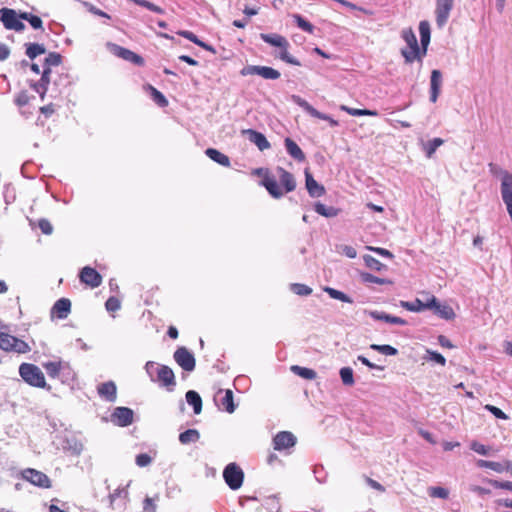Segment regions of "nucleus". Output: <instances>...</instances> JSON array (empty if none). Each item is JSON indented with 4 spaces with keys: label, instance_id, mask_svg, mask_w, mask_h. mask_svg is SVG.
I'll use <instances>...</instances> for the list:
<instances>
[{
    "label": "nucleus",
    "instance_id": "obj_36",
    "mask_svg": "<svg viewBox=\"0 0 512 512\" xmlns=\"http://www.w3.org/2000/svg\"><path fill=\"white\" fill-rule=\"evenodd\" d=\"M340 110L345 111L351 116H378V112L376 110L357 109L348 107L346 105H341Z\"/></svg>",
    "mask_w": 512,
    "mask_h": 512
},
{
    "label": "nucleus",
    "instance_id": "obj_54",
    "mask_svg": "<svg viewBox=\"0 0 512 512\" xmlns=\"http://www.w3.org/2000/svg\"><path fill=\"white\" fill-rule=\"evenodd\" d=\"M312 117L328 121L331 127H336L339 125V122L335 119H333L330 115L322 113L318 111L317 109L314 110V112L311 115Z\"/></svg>",
    "mask_w": 512,
    "mask_h": 512
},
{
    "label": "nucleus",
    "instance_id": "obj_5",
    "mask_svg": "<svg viewBox=\"0 0 512 512\" xmlns=\"http://www.w3.org/2000/svg\"><path fill=\"white\" fill-rule=\"evenodd\" d=\"M0 349L19 354L30 351V347L25 341L7 333L3 327H0Z\"/></svg>",
    "mask_w": 512,
    "mask_h": 512
},
{
    "label": "nucleus",
    "instance_id": "obj_9",
    "mask_svg": "<svg viewBox=\"0 0 512 512\" xmlns=\"http://www.w3.org/2000/svg\"><path fill=\"white\" fill-rule=\"evenodd\" d=\"M242 76L247 75H259L264 79L276 80L280 78L281 74L278 70L268 67V66H259V65H247L243 67L240 71Z\"/></svg>",
    "mask_w": 512,
    "mask_h": 512
},
{
    "label": "nucleus",
    "instance_id": "obj_23",
    "mask_svg": "<svg viewBox=\"0 0 512 512\" xmlns=\"http://www.w3.org/2000/svg\"><path fill=\"white\" fill-rule=\"evenodd\" d=\"M420 43H421V54L425 57L427 54L428 45L431 39V29L428 21L423 20L419 23Z\"/></svg>",
    "mask_w": 512,
    "mask_h": 512
},
{
    "label": "nucleus",
    "instance_id": "obj_22",
    "mask_svg": "<svg viewBox=\"0 0 512 512\" xmlns=\"http://www.w3.org/2000/svg\"><path fill=\"white\" fill-rule=\"evenodd\" d=\"M368 314L372 319L377 320V321H384L386 323L401 325V326H405L408 324V322L405 319L398 317V316L390 315L384 311L372 310V311H368Z\"/></svg>",
    "mask_w": 512,
    "mask_h": 512
},
{
    "label": "nucleus",
    "instance_id": "obj_40",
    "mask_svg": "<svg viewBox=\"0 0 512 512\" xmlns=\"http://www.w3.org/2000/svg\"><path fill=\"white\" fill-rule=\"evenodd\" d=\"M423 359L426 361H433L441 366H445L446 364V358L441 353L431 349H426Z\"/></svg>",
    "mask_w": 512,
    "mask_h": 512
},
{
    "label": "nucleus",
    "instance_id": "obj_43",
    "mask_svg": "<svg viewBox=\"0 0 512 512\" xmlns=\"http://www.w3.org/2000/svg\"><path fill=\"white\" fill-rule=\"evenodd\" d=\"M370 349L377 351L379 353H382L384 355H387V356H396L398 354V350L395 347L388 345V344H383V345L371 344Z\"/></svg>",
    "mask_w": 512,
    "mask_h": 512
},
{
    "label": "nucleus",
    "instance_id": "obj_62",
    "mask_svg": "<svg viewBox=\"0 0 512 512\" xmlns=\"http://www.w3.org/2000/svg\"><path fill=\"white\" fill-rule=\"evenodd\" d=\"M341 253L347 256L350 259H354L357 256V251L354 247L350 245H342L341 246Z\"/></svg>",
    "mask_w": 512,
    "mask_h": 512
},
{
    "label": "nucleus",
    "instance_id": "obj_47",
    "mask_svg": "<svg viewBox=\"0 0 512 512\" xmlns=\"http://www.w3.org/2000/svg\"><path fill=\"white\" fill-rule=\"evenodd\" d=\"M290 289L299 296H308L312 293V288L302 283H292Z\"/></svg>",
    "mask_w": 512,
    "mask_h": 512
},
{
    "label": "nucleus",
    "instance_id": "obj_64",
    "mask_svg": "<svg viewBox=\"0 0 512 512\" xmlns=\"http://www.w3.org/2000/svg\"><path fill=\"white\" fill-rule=\"evenodd\" d=\"M439 304L440 302L435 296H431L427 302H422L423 310L432 309L434 312L436 311V307H438Z\"/></svg>",
    "mask_w": 512,
    "mask_h": 512
},
{
    "label": "nucleus",
    "instance_id": "obj_44",
    "mask_svg": "<svg viewBox=\"0 0 512 512\" xmlns=\"http://www.w3.org/2000/svg\"><path fill=\"white\" fill-rule=\"evenodd\" d=\"M400 306L411 312L423 311L422 301L416 298L414 301H400Z\"/></svg>",
    "mask_w": 512,
    "mask_h": 512
},
{
    "label": "nucleus",
    "instance_id": "obj_52",
    "mask_svg": "<svg viewBox=\"0 0 512 512\" xmlns=\"http://www.w3.org/2000/svg\"><path fill=\"white\" fill-rule=\"evenodd\" d=\"M48 83L49 77H47L46 80H44V75L42 74L40 81L32 84L31 86L37 93L41 95V97H43L47 90Z\"/></svg>",
    "mask_w": 512,
    "mask_h": 512
},
{
    "label": "nucleus",
    "instance_id": "obj_37",
    "mask_svg": "<svg viewBox=\"0 0 512 512\" xmlns=\"http://www.w3.org/2000/svg\"><path fill=\"white\" fill-rule=\"evenodd\" d=\"M25 46H26V55L31 60L35 59L37 56L45 54V52H46L45 47L42 44L27 43Z\"/></svg>",
    "mask_w": 512,
    "mask_h": 512
},
{
    "label": "nucleus",
    "instance_id": "obj_21",
    "mask_svg": "<svg viewBox=\"0 0 512 512\" xmlns=\"http://www.w3.org/2000/svg\"><path fill=\"white\" fill-rule=\"evenodd\" d=\"M98 395L108 402H114L117 398V386L114 381L100 383L97 386Z\"/></svg>",
    "mask_w": 512,
    "mask_h": 512
},
{
    "label": "nucleus",
    "instance_id": "obj_8",
    "mask_svg": "<svg viewBox=\"0 0 512 512\" xmlns=\"http://www.w3.org/2000/svg\"><path fill=\"white\" fill-rule=\"evenodd\" d=\"M107 48L113 55L125 61L131 62L139 67L144 66L145 64L144 58L136 54L135 52L131 51L130 49H127L114 43H108Z\"/></svg>",
    "mask_w": 512,
    "mask_h": 512
},
{
    "label": "nucleus",
    "instance_id": "obj_39",
    "mask_svg": "<svg viewBox=\"0 0 512 512\" xmlns=\"http://www.w3.org/2000/svg\"><path fill=\"white\" fill-rule=\"evenodd\" d=\"M29 222H30V226L32 228L38 227L42 231V233H44L46 235H50L53 232V227H52L51 223L46 219H39V220L29 219Z\"/></svg>",
    "mask_w": 512,
    "mask_h": 512
},
{
    "label": "nucleus",
    "instance_id": "obj_48",
    "mask_svg": "<svg viewBox=\"0 0 512 512\" xmlns=\"http://www.w3.org/2000/svg\"><path fill=\"white\" fill-rule=\"evenodd\" d=\"M485 481L495 489H503L512 492V481H500L496 479H486Z\"/></svg>",
    "mask_w": 512,
    "mask_h": 512
},
{
    "label": "nucleus",
    "instance_id": "obj_1",
    "mask_svg": "<svg viewBox=\"0 0 512 512\" xmlns=\"http://www.w3.org/2000/svg\"><path fill=\"white\" fill-rule=\"evenodd\" d=\"M275 170L282 188L278 185L276 176L271 174L268 168H256L252 171V174L262 178L260 185L267 190L272 198L280 199L284 194L293 192L297 183L294 175L283 167L277 166Z\"/></svg>",
    "mask_w": 512,
    "mask_h": 512
},
{
    "label": "nucleus",
    "instance_id": "obj_60",
    "mask_svg": "<svg viewBox=\"0 0 512 512\" xmlns=\"http://www.w3.org/2000/svg\"><path fill=\"white\" fill-rule=\"evenodd\" d=\"M135 462L139 467H145L152 462V457L147 453H141L136 456Z\"/></svg>",
    "mask_w": 512,
    "mask_h": 512
},
{
    "label": "nucleus",
    "instance_id": "obj_58",
    "mask_svg": "<svg viewBox=\"0 0 512 512\" xmlns=\"http://www.w3.org/2000/svg\"><path fill=\"white\" fill-rule=\"evenodd\" d=\"M485 409L498 419H502V420L508 419V416L500 408H498L496 406L488 404L485 406Z\"/></svg>",
    "mask_w": 512,
    "mask_h": 512
},
{
    "label": "nucleus",
    "instance_id": "obj_38",
    "mask_svg": "<svg viewBox=\"0 0 512 512\" xmlns=\"http://www.w3.org/2000/svg\"><path fill=\"white\" fill-rule=\"evenodd\" d=\"M363 261L365 263V265L371 269V270H374V271H382V270H387L388 267L381 263L378 259H376L375 257L369 255V254H366L363 256Z\"/></svg>",
    "mask_w": 512,
    "mask_h": 512
},
{
    "label": "nucleus",
    "instance_id": "obj_16",
    "mask_svg": "<svg viewBox=\"0 0 512 512\" xmlns=\"http://www.w3.org/2000/svg\"><path fill=\"white\" fill-rule=\"evenodd\" d=\"M214 401L218 408L228 413H233L236 409V405L233 399V392L230 389H219L214 397Z\"/></svg>",
    "mask_w": 512,
    "mask_h": 512
},
{
    "label": "nucleus",
    "instance_id": "obj_55",
    "mask_svg": "<svg viewBox=\"0 0 512 512\" xmlns=\"http://www.w3.org/2000/svg\"><path fill=\"white\" fill-rule=\"evenodd\" d=\"M292 99L296 104L302 107L310 115H312V113L316 109L312 105H310L306 100L302 99L300 96L293 95Z\"/></svg>",
    "mask_w": 512,
    "mask_h": 512
},
{
    "label": "nucleus",
    "instance_id": "obj_56",
    "mask_svg": "<svg viewBox=\"0 0 512 512\" xmlns=\"http://www.w3.org/2000/svg\"><path fill=\"white\" fill-rule=\"evenodd\" d=\"M84 7L93 15L103 17L106 19H111V16L108 15L106 12L100 10L99 8L95 7L93 4L89 2H83Z\"/></svg>",
    "mask_w": 512,
    "mask_h": 512
},
{
    "label": "nucleus",
    "instance_id": "obj_28",
    "mask_svg": "<svg viewBox=\"0 0 512 512\" xmlns=\"http://www.w3.org/2000/svg\"><path fill=\"white\" fill-rule=\"evenodd\" d=\"M62 61V56L58 53H50L46 58L43 65L42 74L44 75V80L48 77L51 67L59 66Z\"/></svg>",
    "mask_w": 512,
    "mask_h": 512
},
{
    "label": "nucleus",
    "instance_id": "obj_17",
    "mask_svg": "<svg viewBox=\"0 0 512 512\" xmlns=\"http://www.w3.org/2000/svg\"><path fill=\"white\" fill-rule=\"evenodd\" d=\"M297 438L289 431H281L273 438V446L275 450L281 451L295 446Z\"/></svg>",
    "mask_w": 512,
    "mask_h": 512
},
{
    "label": "nucleus",
    "instance_id": "obj_31",
    "mask_svg": "<svg viewBox=\"0 0 512 512\" xmlns=\"http://www.w3.org/2000/svg\"><path fill=\"white\" fill-rule=\"evenodd\" d=\"M200 439V433L197 429H187L179 434V442L183 445L195 443Z\"/></svg>",
    "mask_w": 512,
    "mask_h": 512
},
{
    "label": "nucleus",
    "instance_id": "obj_33",
    "mask_svg": "<svg viewBox=\"0 0 512 512\" xmlns=\"http://www.w3.org/2000/svg\"><path fill=\"white\" fill-rule=\"evenodd\" d=\"M148 90L150 91L151 99L161 108H165L168 106L169 102L164 94L153 87L152 85H148Z\"/></svg>",
    "mask_w": 512,
    "mask_h": 512
},
{
    "label": "nucleus",
    "instance_id": "obj_18",
    "mask_svg": "<svg viewBox=\"0 0 512 512\" xmlns=\"http://www.w3.org/2000/svg\"><path fill=\"white\" fill-rule=\"evenodd\" d=\"M304 174L305 186L309 196L312 198H319L325 195V187L314 179L313 175L309 172L307 168L305 169Z\"/></svg>",
    "mask_w": 512,
    "mask_h": 512
},
{
    "label": "nucleus",
    "instance_id": "obj_3",
    "mask_svg": "<svg viewBox=\"0 0 512 512\" xmlns=\"http://www.w3.org/2000/svg\"><path fill=\"white\" fill-rule=\"evenodd\" d=\"M260 38L265 43H267L271 46H274V47H279L281 49V51L279 53V58L282 61H284L288 64H291V65L301 66V62L288 53V47L290 46V44L284 36L277 34V33H270V34L261 33Z\"/></svg>",
    "mask_w": 512,
    "mask_h": 512
},
{
    "label": "nucleus",
    "instance_id": "obj_63",
    "mask_svg": "<svg viewBox=\"0 0 512 512\" xmlns=\"http://www.w3.org/2000/svg\"><path fill=\"white\" fill-rule=\"evenodd\" d=\"M490 469L495 471V472H497V473H502L504 471L507 472V460H505L504 462L492 461Z\"/></svg>",
    "mask_w": 512,
    "mask_h": 512
},
{
    "label": "nucleus",
    "instance_id": "obj_27",
    "mask_svg": "<svg viewBox=\"0 0 512 512\" xmlns=\"http://www.w3.org/2000/svg\"><path fill=\"white\" fill-rule=\"evenodd\" d=\"M205 154L211 160H213L214 162H216L224 167H229L231 164L229 157L215 148L206 149Z\"/></svg>",
    "mask_w": 512,
    "mask_h": 512
},
{
    "label": "nucleus",
    "instance_id": "obj_24",
    "mask_svg": "<svg viewBox=\"0 0 512 512\" xmlns=\"http://www.w3.org/2000/svg\"><path fill=\"white\" fill-rule=\"evenodd\" d=\"M285 148L287 153L297 162H304L306 159L305 153L302 151V149L298 146V144L292 140L291 138L287 137L284 140Z\"/></svg>",
    "mask_w": 512,
    "mask_h": 512
},
{
    "label": "nucleus",
    "instance_id": "obj_45",
    "mask_svg": "<svg viewBox=\"0 0 512 512\" xmlns=\"http://www.w3.org/2000/svg\"><path fill=\"white\" fill-rule=\"evenodd\" d=\"M20 17L28 21L34 29H43V22L39 16L24 12L20 13Z\"/></svg>",
    "mask_w": 512,
    "mask_h": 512
},
{
    "label": "nucleus",
    "instance_id": "obj_49",
    "mask_svg": "<svg viewBox=\"0 0 512 512\" xmlns=\"http://www.w3.org/2000/svg\"><path fill=\"white\" fill-rule=\"evenodd\" d=\"M64 317V298H60L56 301L53 308L51 309V318L61 319Z\"/></svg>",
    "mask_w": 512,
    "mask_h": 512
},
{
    "label": "nucleus",
    "instance_id": "obj_41",
    "mask_svg": "<svg viewBox=\"0 0 512 512\" xmlns=\"http://www.w3.org/2000/svg\"><path fill=\"white\" fill-rule=\"evenodd\" d=\"M293 19L300 29L309 34H314L315 27L300 14H294Z\"/></svg>",
    "mask_w": 512,
    "mask_h": 512
},
{
    "label": "nucleus",
    "instance_id": "obj_59",
    "mask_svg": "<svg viewBox=\"0 0 512 512\" xmlns=\"http://www.w3.org/2000/svg\"><path fill=\"white\" fill-rule=\"evenodd\" d=\"M45 369L49 376L55 377L60 372L61 364L55 363V362H49V363L45 364Z\"/></svg>",
    "mask_w": 512,
    "mask_h": 512
},
{
    "label": "nucleus",
    "instance_id": "obj_51",
    "mask_svg": "<svg viewBox=\"0 0 512 512\" xmlns=\"http://www.w3.org/2000/svg\"><path fill=\"white\" fill-rule=\"evenodd\" d=\"M105 308L108 312H116L121 308V301L115 296H110L105 302Z\"/></svg>",
    "mask_w": 512,
    "mask_h": 512
},
{
    "label": "nucleus",
    "instance_id": "obj_53",
    "mask_svg": "<svg viewBox=\"0 0 512 512\" xmlns=\"http://www.w3.org/2000/svg\"><path fill=\"white\" fill-rule=\"evenodd\" d=\"M160 365L161 364H158V363H156L154 361L146 362V364H145V371L148 374V376L150 377L151 381L154 380V378H155V376L157 374V371L160 368Z\"/></svg>",
    "mask_w": 512,
    "mask_h": 512
},
{
    "label": "nucleus",
    "instance_id": "obj_32",
    "mask_svg": "<svg viewBox=\"0 0 512 512\" xmlns=\"http://www.w3.org/2000/svg\"><path fill=\"white\" fill-rule=\"evenodd\" d=\"M323 290L332 299L339 300V301H342V302H345V303H350V304H352L354 302L353 299L349 295H347L344 292H342L340 290H337L335 288L326 286V287L323 288Z\"/></svg>",
    "mask_w": 512,
    "mask_h": 512
},
{
    "label": "nucleus",
    "instance_id": "obj_26",
    "mask_svg": "<svg viewBox=\"0 0 512 512\" xmlns=\"http://www.w3.org/2000/svg\"><path fill=\"white\" fill-rule=\"evenodd\" d=\"M186 401L193 407L194 414L198 415L202 411V399L198 392L189 390L185 395Z\"/></svg>",
    "mask_w": 512,
    "mask_h": 512
},
{
    "label": "nucleus",
    "instance_id": "obj_10",
    "mask_svg": "<svg viewBox=\"0 0 512 512\" xmlns=\"http://www.w3.org/2000/svg\"><path fill=\"white\" fill-rule=\"evenodd\" d=\"M152 382H156L161 387H165L167 391L172 392L176 386L175 374L169 366L160 365V368Z\"/></svg>",
    "mask_w": 512,
    "mask_h": 512
},
{
    "label": "nucleus",
    "instance_id": "obj_30",
    "mask_svg": "<svg viewBox=\"0 0 512 512\" xmlns=\"http://www.w3.org/2000/svg\"><path fill=\"white\" fill-rule=\"evenodd\" d=\"M291 371L295 375H297L303 379H306V380H314L317 377V373L315 370H313L311 368H307V367H302L299 365L291 366Z\"/></svg>",
    "mask_w": 512,
    "mask_h": 512
},
{
    "label": "nucleus",
    "instance_id": "obj_57",
    "mask_svg": "<svg viewBox=\"0 0 512 512\" xmlns=\"http://www.w3.org/2000/svg\"><path fill=\"white\" fill-rule=\"evenodd\" d=\"M429 494L431 497L447 499L449 496V491L446 488L437 486V487H431Z\"/></svg>",
    "mask_w": 512,
    "mask_h": 512
},
{
    "label": "nucleus",
    "instance_id": "obj_6",
    "mask_svg": "<svg viewBox=\"0 0 512 512\" xmlns=\"http://www.w3.org/2000/svg\"><path fill=\"white\" fill-rule=\"evenodd\" d=\"M223 478L231 490H237L243 484L244 472L236 463H229L224 468Z\"/></svg>",
    "mask_w": 512,
    "mask_h": 512
},
{
    "label": "nucleus",
    "instance_id": "obj_11",
    "mask_svg": "<svg viewBox=\"0 0 512 512\" xmlns=\"http://www.w3.org/2000/svg\"><path fill=\"white\" fill-rule=\"evenodd\" d=\"M173 358L184 371L192 372L195 369V357L186 347L182 346L177 348L173 354Z\"/></svg>",
    "mask_w": 512,
    "mask_h": 512
},
{
    "label": "nucleus",
    "instance_id": "obj_50",
    "mask_svg": "<svg viewBox=\"0 0 512 512\" xmlns=\"http://www.w3.org/2000/svg\"><path fill=\"white\" fill-rule=\"evenodd\" d=\"M470 449L480 455L487 456L490 454L492 448L490 446H485L480 442L474 440L470 443Z\"/></svg>",
    "mask_w": 512,
    "mask_h": 512
},
{
    "label": "nucleus",
    "instance_id": "obj_20",
    "mask_svg": "<svg viewBox=\"0 0 512 512\" xmlns=\"http://www.w3.org/2000/svg\"><path fill=\"white\" fill-rule=\"evenodd\" d=\"M442 73L438 69L431 71L430 76V101L435 103L441 93Z\"/></svg>",
    "mask_w": 512,
    "mask_h": 512
},
{
    "label": "nucleus",
    "instance_id": "obj_13",
    "mask_svg": "<svg viewBox=\"0 0 512 512\" xmlns=\"http://www.w3.org/2000/svg\"><path fill=\"white\" fill-rule=\"evenodd\" d=\"M110 420L119 427H127L134 421V411L128 407H116L110 416Z\"/></svg>",
    "mask_w": 512,
    "mask_h": 512
},
{
    "label": "nucleus",
    "instance_id": "obj_12",
    "mask_svg": "<svg viewBox=\"0 0 512 512\" xmlns=\"http://www.w3.org/2000/svg\"><path fill=\"white\" fill-rule=\"evenodd\" d=\"M454 6V0H436L435 20L438 28H443Z\"/></svg>",
    "mask_w": 512,
    "mask_h": 512
},
{
    "label": "nucleus",
    "instance_id": "obj_35",
    "mask_svg": "<svg viewBox=\"0 0 512 512\" xmlns=\"http://www.w3.org/2000/svg\"><path fill=\"white\" fill-rule=\"evenodd\" d=\"M438 317L445 319V320H453L455 318V312L453 308L444 303L439 304L438 307H436V311L434 312Z\"/></svg>",
    "mask_w": 512,
    "mask_h": 512
},
{
    "label": "nucleus",
    "instance_id": "obj_19",
    "mask_svg": "<svg viewBox=\"0 0 512 512\" xmlns=\"http://www.w3.org/2000/svg\"><path fill=\"white\" fill-rule=\"evenodd\" d=\"M242 134L247 136L250 142L254 143L260 151H264L271 147L269 141L266 136L254 129H244L242 130Z\"/></svg>",
    "mask_w": 512,
    "mask_h": 512
},
{
    "label": "nucleus",
    "instance_id": "obj_25",
    "mask_svg": "<svg viewBox=\"0 0 512 512\" xmlns=\"http://www.w3.org/2000/svg\"><path fill=\"white\" fill-rule=\"evenodd\" d=\"M314 210L316 213L326 218L336 217L341 212V209L336 208L334 206H326L321 202H316L314 204Z\"/></svg>",
    "mask_w": 512,
    "mask_h": 512
},
{
    "label": "nucleus",
    "instance_id": "obj_2",
    "mask_svg": "<svg viewBox=\"0 0 512 512\" xmlns=\"http://www.w3.org/2000/svg\"><path fill=\"white\" fill-rule=\"evenodd\" d=\"M401 37L406 42L407 47L401 49V55L406 64H411L415 60L422 61L421 49L416 35L412 28H405L401 31Z\"/></svg>",
    "mask_w": 512,
    "mask_h": 512
},
{
    "label": "nucleus",
    "instance_id": "obj_15",
    "mask_svg": "<svg viewBox=\"0 0 512 512\" xmlns=\"http://www.w3.org/2000/svg\"><path fill=\"white\" fill-rule=\"evenodd\" d=\"M79 279L81 283L94 289L102 284V275L90 266L83 267L79 272Z\"/></svg>",
    "mask_w": 512,
    "mask_h": 512
},
{
    "label": "nucleus",
    "instance_id": "obj_7",
    "mask_svg": "<svg viewBox=\"0 0 512 512\" xmlns=\"http://www.w3.org/2000/svg\"><path fill=\"white\" fill-rule=\"evenodd\" d=\"M21 20L23 19L15 10L6 7L0 9V21L6 29L14 31L24 30L25 25Z\"/></svg>",
    "mask_w": 512,
    "mask_h": 512
},
{
    "label": "nucleus",
    "instance_id": "obj_29",
    "mask_svg": "<svg viewBox=\"0 0 512 512\" xmlns=\"http://www.w3.org/2000/svg\"><path fill=\"white\" fill-rule=\"evenodd\" d=\"M66 450L71 452L72 455L79 456L84 450V444L81 439L76 436H72L66 439Z\"/></svg>",
    "mask_w": 512,
    "mask_h": 512
},
{
    "label": "nucleus",
    "instance_id": "obj_61",
    "mask_svg": "<svg viewBox=\"0 0 512 512\" xmlns=\"http://www.w3.org/2000/svg\"><path fill=\"white\" fill-rule=\"evenodd\" d=\"M366 249H368L370 251H373V252H375L376 254H378V255H380L382 257H386V258H389V259H393L394 258L393 253L391 251L385 249V248L366 246Z\"/></svg>",
    "mask_w": 512,
    "mask_h": 512
},
{
    "label": "nucleus",
    "instance_id": "obj_34",
    "mask_svg": "<svg viewBox=\"0 0 512 512\" xmlns=\"http://www.w3.org/2000/svg\"><path fill=\"white\" fill-rule=\"evenodd\" d=\"M360 279L363 283L388 284L392 285L393 281L387 278H380L368 272H361Z\"/></svg>",
    "mask_w": 512,
    "mask_h": 512
},
{
    "label": "nucleus",
    "instance_id": "obj_14",
    "mask_svg": "<svg viewBox=\"0 0 512 512\" xmlns=\"http://www.w3.org/2000/svg\"><path fill=\"white\" fill-rule=\"evenodd\" d=\"M22 478L40 488H49L51 485L48 476L36 469L27 468L21 472Z\"/></svg>",
    "mask_w": 512,
    "mask_h": 512
},
{
    "label": "nucleus",
    "instance_id": "obj_4",
    "mask_svg": "<svg viewBox=\"0 0 512 512\" xmlns=\"http://www.w3.org/2000/svg\"><path fill=\"white\" fill-rule=\"evenodd\" d=\"M19 374L29 385L39 388L45 387V377L38 366L31 363H23L19 367Z\"/></svg>",
    "mask_w": 512,
    "mask_h": 512
},
{
    "label": "nucleus",
    "instance_id": "obj_42",
    "mask_svg": "<svg viewBox=\"0 0 512 512\" xmlns=\"http://www.w3.org/2000/svg\"><path fill=\"white\" fill-rule=\"evenodd\" d=\"M339 375L345 386H353L355 384L352 368L342 367L339 371Z\"/></svg>",
    "mask_w": 512,
    "mask_h": 512
},
{
    "label": "nucleus",
    "instance_id": "obj_46",
    "mask_svg": "<svg viewBox=\"0 0 512 512\" xmlns=\"http://www.w3.org/2000/svg\"><path fill=\"white\" fill-rule=\"evenodd\" d=\"M444 143V140L441 138H433L429 140L425 144V153L428 158L432 157L438 147H440Z\"/></svg>",
    "mask_w": 512,
    "mask_h": 512
}]
</instances>
